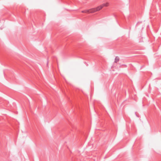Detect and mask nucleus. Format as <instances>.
Listing matches in <instances>:
<instances>
[{"instance_id": "obj_7", "label": "nucleus", "mask_w": 161, "mask_h": 161, "mask_svg": "<svg viewBox=\"0 0 161 161\" xmlns=\"http://www.w3.org/2000/svg\"><path fill=\"white\" fill-rule=\"evenodd\" d=\"M139 23V22H138L137 23V24H138Z\"/></svg>"}, {"instance_id": "obj_3", "label": "nucleus", "mask_w": 161, "mask_h": 161, "mask_svg": "<svg viewBox=\"0 0 161 161\" xmlns=\"http://www.w3.org/2000/svg\"><path fill=\"white\" fill-rule=\"evenodd\" d=\"M90 11H82V12L83 13H89Z\"/></svg>"}, {"instance_id": "obj_8", "label": "nucleus", "mask_w": 161, "mask_h": 161, "mask_svg": "<svg viewBox=\"0 0 161 161\" xmlns=\"http://www.w3.org/2000/svg\"><path fill=\"white\" fill-rule=\"evenodd\" d=\"M139 23V22H138L137 23V24H138Z\"/></svg>"}, {"instance_id": "obj_9", "label": "nucleus", "mask_w": 161, "mask_h": 161, "mask_svg": "<svg viewBox=\"0 0 161 161\" xmlns=\"http://www.w3.org/2000/svg\"><path fill=\"white\" fill-rule=\"evenodd\" d=\"M139 23V22H138L137 23V24H138Z\"/></svg>"}, {"instance_id": "obj_4", "label": "nucleus", "mask_w": 161, "mask_h": 161, "mask_svg": "<svg viewBox=\"0 0 161 161\" xmlns=\"http://www.w3.org/2000/svg\"><path fill=\"white\" fill-rule=\"evenodd\" d=\"M93 11L92 12H91V13H94V11Z\"/></svg>"}, {"instance_id": "obj_5", "label": "nucleus", "mask_w": 161, "mask_h": 161, "mask_svg": "<svg viewBox=\"0 0 161 161\" xmlns=\"http://www.w3.org/2000/svg\"><path fill=\"white\" fill-rule=\"evenodd\" d=\"M135 114H136V116L137 117H138V116L136 114V113H135Z\"/></svg>"}, {"instance_id": "obj_2", "label": "nucleus", "mask_w": 161, "mask_h": 161, "mask_svg": "<svg viewBox=\"0 0 161 161\" xmlns=\"http://www.w3.org/2000/svg\"><path fill=\"white\" fill-rule=\"evenodd\" d=\"M119 60V58L118 57L116 56L114 62L117 63L118 62Z\"/></svg>"}, {"instance_id": "obj_6", "label": "nucleus", "mask_w": 161, "mask_h": 161, "mask_svg": "<svg viewBox=\"0 0 161 161\" xmlns=\"http://www.w3.org/2000/svg\"><path fill=\"white\" fill-rule=\"evenodd\" d=\"M48 61H47V65H48Z\"/></svg>"}, {"instance_id": "obj_1", "label": "nucleus", "mask_w": 161, "mask_h": 161, "mask_svg": "<svg viewBox=\"0 0 161 161\" xmlns=\"http://www.w3.org/2000/svg\"><path fill=\"white\" fill-rule=\"evenodd\" d=\"M108 3H107L106 4L103 3V4H102L99 6L97 7L96 8H94V9L93 10H100L101 9H102L103 8V7L108 6ZM87 10H93L91 9H87Z\"/></svg>"}]
</instances>
